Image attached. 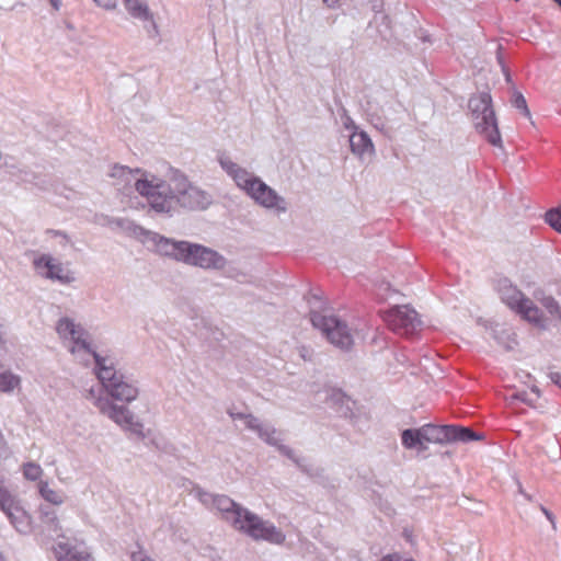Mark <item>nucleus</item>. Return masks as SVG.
<instances>
[{
  "label": "nucleus",
  "mask_w": 561,
  "mask_h": 561,
  "mask_svg": "<svg viewBox=\"0 0 561 561\" xmlns=\"http://www.w3.org/2000/svg\"><path fill=\"white\" fill-rule=\"evenodd\" d=\"M322 2L329 9H336L340 7V0H322Z\"/></svg>",
  "instance_id": "obj_39"
},
{
  "label": "nucleus",
  "mask_w": 561,
  "mask_h": 561,
  "mask_svg": "<svg viewBox=\"0 0 561 561\" xmlns=\"http://www.w3.org/2000/svg\"><path fill=\"white\" fill-rule=\"evenodd\" d=\"M11 525L22 535H28L32 529V519L20 502L13 496L5 504L0 506Z\"/></svg>",
  "instance_id": "obj_16"
},
{
  "label": "nucleus",
  "mask_w": 561,
  "mask_h": 561,
  "mask_svg": "<svg viewBox=\"0 0 561 561\" xmlns=\"http://www.w3.org/2000/svg\"><path fill=\"white\" fill-rule=\"evenodd\" d=\"M230 416L233 421H242L244 426L256 433L263 442L276 447L284 456L293 460L302 470L307 471L306 466L302 463V459L298 458L291 448L282 444L280 434L273 425L263 423L252 414L230 412Z\"/></svg>",
  "instance_id": "obj_11"
},
{
  "label": "nucleus",
  "mask_w": 561,
  "mask_h": 561,
  "mask_svg": "<svg viewBox=\"0 0 561 561\" xmlns=\"http://www.w3.org/2000/svg\"><path fill=\"white\" fill-rule=\"evenodd\" d=\"M131 561H154L150 556L146 552L139 550L131 553Z\"/></svg>",
  "instance_id": "obj_36"
},
{
  "label": "nucleus",
  "mask_w": 561,
  "mask_h": 561,
  "mask_svg": "<svg viewBox=\"0 0 561 561\" xmlns=\"http://www.w3.org/2000/svg\"><path fill=\"white\" fill-rule=\"evenodd\" d=\"M298 354L302 360L307 362L312 359L313 352L309 347L301 345L298 347Z\"/></svg>",
  "instance_id": "obj_35"
},
{
  "label": "nucleus",
  "mask_w": 561,
  "mask_h": 561,
  "mask_svg": "<svg viewBox=\"0 0 561 561\" xmlns=\"http://www.w3.org/2000/svg\"><path fill=\"white\" fill-rule=\"evenodd\" d=\"M133 232L150 251L183 263L190 241L167 238L137 225H134Z\"/></svg>",
  "instance_id": "obj_10"
},
{
  "label": "nucleus",
  "mask_w": 561,
  "mask_h": 561,
  "mask_svg": "<svg viewBox=\"0 0 561 561\" xmlns=\"http://www.w3.org/2000/svg\"><path fill=\"white\" fill-rule=\"evenodd\" d=\"M551 381L556 385H558L561 388V374L560 373H550L549 375Z\"/></svg>",
  "instance_id": "obj_38"
},
{
  "label": "nucleus",
  "mask_w": 561,
  "mask_h": 561,
  "mask_svg": "<svg viewBox=\"0 0 561 561\" xmlns=\"http://www.w3.org/2000/svg\"><path fill=\"white\" fill-rule=\"evenodd\" d=\"M447 442H462L468 443L472 440L482 439V435L473 432L469 427H462L457 425H446Z\"/></svg>",
  "instance_id": "obj_21"
},
{
  "label": "nucleus",
  "mask_w": 561,
  "mask_h": 561,
  "mask_svg": "<svg viewBox=\"0 0 561 561\" xmlns=\"http://www.w3.org/2000/svg\"><path fill=\"white\" fill-rule=\"evenodd\" d=\"M85 398L102 415L111 420L124 432H128L139 439L146 437L144 422L126 404H118L112 401L102 383L101 386L91 387Z\"/></svg>",
  "instance_id": "obj_5"
},
{
  "label": "nucleus",
  "mask_w": 561,
  "mask_h": 561,
  "mask_svg": "<svg viewBox=\"0 0 561 561\" xmlns=\"http://www.w3.org/2000/svg\"><path fill=\"white\" fill-rule=\"evenodd\" d=\"M183 263L206 271H221L227 266L228 261L211 248L188 242Z\"/></svg>",
  "instance_id": "obj_13"
},
{
  "label": "nucleus",
  "mask_w": 561,
  "mask_h": 561,
  "mask_svg": "<svg viewBox=\"0 0 561 561\" xmlns=\"http://www.w3.org/2000/svg\"><path fill=\"white\" fill-rule=\"evenodd\" d=\"M381 317L389 329L402 335L415 333L422 324L417 312L409 305L393 306L382 311Z\"/></svg>",
  "instance_id": "obj_12"
},
{
  "label": "nucleus",
  "mask_w": 561,
  "mask_h": 561,
  "mask_svg": "<svg viewBox=\"0 0 561 561\" xmlns=\"http://www.w3.org/2000/svg\"><path fill=\"white\" fill-rule=\"evenodd\" d=\"M13 495L5 489L4 479L0 476V506L11 500Z\"/></svg>",
  "instance_id": "obj_32"
},
{
  "label": "nucleus",
  "mask_w": 561,
  "mask_h": 561,
  "mask_svg": "<svg viewBox=\"0 0 561 561\" xmlns=\"http://www.w3.org/2000/svg\"><path fill=\"white\" fill-rule=\"evenodd\" d=\"M67 27L71 30V28H72V25H71L70 23H68V24H67Z\"/></svg>",
  "instance_id": "obj_42"
},
{
  "label": "nucleus",
  "mask_w": 561,
  "mask_h": 561,
  "mask_svg": "<svg viewBox=\"0 0 561 561\" xmlns=\"http://www.w3.org/2000/svg\"><path fill=\"white\" fill-rule=\"evenodd\" d=\"M98 7L105 10H114L117 7L118 0H92Z\"/></svg>",
  "instance_id": "obj_33"
},
{
  "label": "nucleus",
  "mask_w": 561,
  "mask_h": 561,
  "mask_svg": "<svg viewBox=\"0 0 561 561\" xmlns=\"http://www.w3.org/2000/svg\"><path fill=\"white\" fill-rule=\"evenodd\" d=\"M42 523L47 527L49 531H53L59 536L58 533L61 530V527L55 512L42 511Z\"/></svg>",
  "instance_id": "obj_27"
},
{
  "label": "nucleus",
  "mask_w": 561,
  "mask_h": 561,
  "mask_svg": "<svg viewBox=\"0 0 561 561\" xmlns=\"http://www.w3.org/2000/svg\"><path fill=\"white\" fill-rule=\"evenodd\" d=\"M8 174L21 183H31L35 178L31 171L16 167H10L8 169Z\"/></svg>",
  "instance_id": "obj_28"
},
{
  "label": "nucleus",
  "mask_w": 561,
  "mask_h": 561,
  "mask_svg": "<svg viewBox=\"0 0 561 561\" xmlns=\"http://www.w3.org/2000/svg\"><path fill=\"white\" fill-rule=\"evenodd\" d=\"M540 510L545 514L547 519L551 523L552 528L556 529L557 523H556V518H554L553 514L549 510H547L545 506H540Z\"/></svg>",
  "instance_id": "obj_37"
},
{
  "label": "nucleus",
  "mask_w": 561,
  "mask_h": 561,
  "mask_svg": "<svg viewBox=\"0 0 561 561\" xmlns=\"http://www.w3.org/2000/svg\"><path fill=\"white\" fill-rule=\"evenodd\" d=\"M110 175L114 179L113 184L119 191H126L127 188L134 186L136 192L139 194L138 183L147 179V176L156 174L141 169H130L125 165H114L111 169Z\"/></svg>",
  "instance_id": "obj_15"
},
{
  "label": "nucleus",
  "mask_w": 561,
  "mask_h": 561,
  "mask_svg": "<svg viewBox=\"0 0 561 561\" xmlns=\"http://www.w3.org/2000/svg\"><path fill=\"white\" fill-rule=\"evenodd\" d=\"M341 119H342L343 127L345 129L350 130L351 133L355 131V130H358V127L356 126L355 122L346 113H344L342 115Z\"/></svg>",
  "instance_id": "obj_34"
},
{
  "label": "nucleus",
  "mask_w": 561,
  "mask_h": 561,
  "mask_svg": "<svg viewBox=\"0 0 561 561\" xmlns=\"http://www.w3.org/2000/svg\"><path fill=\"white\" fill-rule=\"evenodd\" d=\"M421 447L426 449V444L428 443H444L447 442L446 435V425L435 426L432 424H426L420 428H417Z\"/></svg>",
  "instance_id": "obj_20"
},
{
  "label": "nucleus",
  "mask_w": 561,
  "mask_h": 561,
  "mask_svg": "<svg viewBox=\"0 0 561 561\" xmlns=\"http://www.w3.org/2000/svg\"><path fill=\"white\" fill-rule=\"evenodd\" d=\"M561 7V0H554Z\"/></svg>",
  "instance_id": "obj_41"
},
{
  "label": "nucleus",
  "mask_w": 561,
  "mask_h": 561,
  "mask_svg": "<svg viewBox=\"0 0 561 561\" xmlns=\"http://www.w3.org/2000/svg\"><path fill=\"white\" fill-rule=\"evenodd\" d=\"M124 5L128 14L137 20L142 22H150V28L148 33L150 36H156L159 34L158 25L153 19V14L151 13L147 0H123Z\"/></svg>",
  "instance_id": "obj_18"
},
{
  "label": "nucleus",
  "mask_w": 561,
  "mask_h": 561,
  "mask_svg": "<svg viewBox=\"0 0 561 561\" xmlns=\"http://www.w3.org/2000/svg\"><path fill=\"white\" fill-rule=\"evenodd\" d=\"M401 440L402 445L407 449L424 450V448L421 447V439L417 430H404L401 435Z\"/></svg>",
  "instance_id": "obj_25"
},
{
  "label": "nucleus",
  "mask_w": 561,
  "mask_h": 561,
  "mask_svg": "<svg viewBox=\"0 0 561 561\" xmlns=\"http://www.w3.org/2000/svg\"><path fill=\"white\" fill-rule=\"evenodd\" d=\"M49 2L56 10H58L61 5L60 0H49Z\"/></svg>",
  "instance_id": "obj_40"
},
{
  "label": "nucleus",
  "mask_w": 561,
  "mask_h": 561,
  "mask_svg": "<svg viewBox=\"0 0 561 561\" xmlns=\"http://www.w3.org/2000/svg\"><path fill=\"white\" fill-rule=\"evenodd\" d=\"M546 221L549 224L554 230L561 233V207L556 209H550L546 213Z\"/></svg>",
  "instance_id": "obj_29"
},
{
  "label": "nucleus",
  "mask_w": 561,
  "mask_h": 561,
  "mask_svg": "<svg viewBox=\"0 0 561 561\" xmlns=\"http://www.w3.org/2000/svg\"><path fill=\"white\" fill-rule=\"evenodd\" d=\"M21 378L19 375L13 374L11 370L0 371V392L12 393L15 389L20 388Z\"/></svg>",
  "instance_id": "obj_23"
},
{
  "label": "nucleus",
  "mask_w": 561,
  "mask_h": 561,
  "mask_svg": "<svg viewBox=\"0 0 561 561\" xmlns=\"http://www.w3.org/2000/svg\"><path fill=\"white\" fill-rule=\"evenodd\" d=\"M193 494L206 508L217 511L220 517L233 529L251 539L277 546L285 542L286 535L284 531L272 522L263 519L257 514L238 504L228 495L213 494L199 486L193 489Z\"/></svg>",
  "instance_id": "obj_2"
},
{
  "label": "nucleus",
  "mask_w": 561,
  "mask_h": 561,
  "mask_svg": "<svg viewBox=\"0 0 561 561\" xmlns=\"http://www.w3.org/2000/svg\"><path fill=\"white\" fill-rule=\"evenodd\" d=\"M54 553L57 561H92L90 553L81 542L58 541Z\"/></svg>",
  "instance_id": "obj_17"
},
{
  "label": "nucleus",
  "mask_w": 561,
  "mask_h": 561,
  "mask_svg": "<svg viewBox=\"0 0 561 561\" xmlns=\"http://www.w3.org/2000/svg\"><path fill=\"white\" fill-rule=\"evenodd\" d=\"M23 476L26 480L37 481L43 474L42 467L36 462H26L22 467Z\"/></svg>",
  "instance_id": "obj_26"
},
{
  "label": "nucleus",
  "mask_w": 561,
  "mask_h": 561,
  "mask_svg": "<svg viewBox=\"0 0 561 561\" xmlns=\"http://www.w3.org/2000/svg\"><path fill=\"white\" fill-rule=\"evenodd\" d=\"M139 195L153 211L172 216L178 207L206 209L211 196L192 184L178 169L169 168L165 179L149 175L138 183Z\"/></svg>",
  "instance_id": "obj_1"
},
{
  "label": "nucleus",
  "mask_w": 561,
  "mask_h": 561,
  "mask_svg": "<svg viewBox=\"0 0 561 561\" xmlns=\"http://www.w3.org/2000/svg\"><path fill=\"white\" fill-rule=\"evenodd\" d=\"M32 263L36 274L43 278L58 282L62 285H68L75 280L73 273L50 254L35 255Z\"/></svg>",
  "instance_id": "obj_14"
},
{
  "label": "nucleus",
  "mask_w": 561,
  "mask_h": 561,
  "mask_svg": "<svg viewBox=\"0 0 561 561\" xmlns=\"http://www.w3.org/2000/svg\"><path fill=\"white\" fill-rule=\"evenodd\" d=\"M534 297L547 310L552 319L561 320V306L552 296L538 290L534 294Z\"/></svg>",
  "instance_id": "obj_22"
},
{
  "label": "nucleus",
  "mask_w": 561,
  "mask_h": 561,
  "mask_svg": "<svg viewBox=\"0 0 561 561\" xmlns=\"http://www.w3.org/2000/svg\"><path fill=\"white\" fill-rule=\"evenodd\" d=\"M512 104L515 108L519 110L524 116L530 117V111L527 106L526 99L519 92H515L512 99Z\"/></svg>",
  "instance_id": "obj_31"
},
{
  "label": "nucleus",
  "mask_w": 561,
  "mask_h": 561,
  "mask_svg": "<svg viewBox=\"0 0 561 561\" xmlns=\"http://www.w3.org/2000/svg\"><path fill=\"white\" fill-rule=\"evenodd\" d=\"M93 371L112 401L128 404L138 398L137 383L117 370L116 360L112 355L98 356Z\"/></svg>",
  "instance_id": "obj_6"
},
{
  "label": "nucleus",
  "mask_w": 561,
  "mask_h": 561,
  "mask_svg": "<svg viewBox=\"0 0 561 561\" xmlns=\"http://www.w3.org/2000/svg\"><path fill=\"white\" fill-rule=\"evenodd\" d=\"M217 160L236 187L255 205L276 215L288 210L287 199L253 171L233 161L226 153H220Z\"/></svg>",
  "instance_id": "obj_3"
},
{
  "label": "nucleus",
  "mask_w": 561,
  "mask_h": 561,
  "mask_svg": "<svg viewBox=\"0 0 561 561\" xmlns=\"http://www.w3.org/2000/svg\"><path fill=\"white\" fill-rule=\"evenodd\" d=\"M351 151L359 159H370L375 154L374 144L364 130H355L350 134Z\"/></svg>",
  "instance_id": "obj_19"
},
{
  "label": "nucleus",
  "mask_w": 561,
  "mask_h": 561,
  "mask_svg": "<svg viewBox=\"0 0 561 561\" xmlns=\"http://www.w3.org/2000/svg\"><path fill=\"white\" fill-rule=\"evenodd\" d=\"M310 321L312 325L320 330L327 340L335 347L342 351H348L354 344V333L342 319L334 314H329L327 310L310 311Z\"/></svg>",
  "instance_id": "obj_9"
},
{
  "label": "nucleus",
  "mask_w": 561,
  "mask_h": 561,
  "mask_svg": "<svg viewBox=\"0 0 561 561\" xmlns=\"http://www.w3.org/2000/svg\"><path fill=\"white\" fill-rule=\"evenodd\" d=\"M468 107L477 133L493 147L503 148L491 94L489 92H480L472 95L469 99Z\"/></svg>",
  "instance_id": "obj_7"
},
{
  "label": "nucleus",
  "mask_w": 561,
  "mask_h": 561,
  "mask_svg": "<svg viewBox=\"0 0 561 561\" xmlns=\"http://www.w3.org/2000/svg\"><path fill=\"white\" fill-rule=\"evenodd\" d=\"M38 491L41 496L50 504L61 505L65 501L62 492L54 490L49 486L48 482L41 481L38 484Z\"/></svg>",
  "instance_id": "obj_24"
},
{
  "label": "nucleus",
  "mask_w": 561,
  "mask_h": 561,
  "mask_svg": "<svg viewBox=\"0 0 561 561\" xmlns=\"http://www.w3.org/2000/svg\"><path fill=\"white\" fill-rule=\"evenodd\" d=\"M46 233L51 239H56L57 245H59L61 249H67L69 245H71L70 238L62 231L47 230Z\"/></svg>",
  "instance_id": "obj_30"
},
{
  "label": "nucleus",
  "mask_w": 561,
  "mask_h": 561,
  "mask_svg": "<svg viewBox=\"0 0 561 561\" xmlns=\"http://www.w3.org/2000/svg\"><path fill=\"white\" fill-rule=\"evenodd\" d=\"M0 561H3L2 554L0 553Z\"/></svg>",
  "instance_id": "obj_43"
},
{
  "label": "nucleus",
  "mask_w": 561,
  "mask_h": 561,
  "mask_svg": "<svg viewBox=\"0 0 561 561\" xmlns=\"http://www.w3.org/2000/svg\"><path fill=\"white\" fill-rule=\"evenodd\" d=\"M496 290L501 300L512 310L520 314L525 320L535 327L546 330L548 328L547 320L542 311L534 304L533 300L525 295L508 280L501 278L496 283Z\"/></svg>",
  "instance_id": "obj_8"
},
{
  "label": "nucleus",
  "mask_w": 561,
  "mask_h": 561,
  "mask_svg": "<svg viewBox=\"0 0 561 561\" xmlns=\"http://www.w3.org/2000/svg\"><path fill=\"white\" fill-rule=\"evenodd\" d=\"M55 331L61 345L80 363L88 365L93 362L95 365L98 356H105L107 354L96 351L91 342L89 332L81 323L76 322L73 318L60 317L56 321Z\"/></svg>",
  "instance_id": "obj_4"
}]
</instances>
